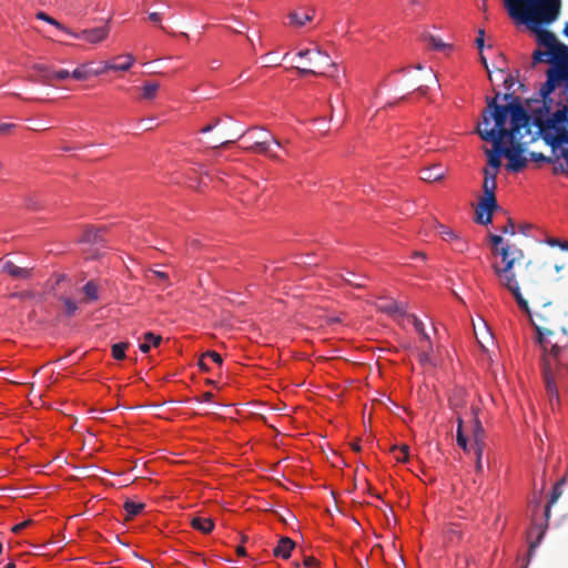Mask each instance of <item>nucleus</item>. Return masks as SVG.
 I'll use <instances>...</instances> for the list:
<instances>
[{"mask_svg": "<svg viewBox=\"0 0 568 568\" xmlns=\"http://www.w3.org/2000/svg\"><path fill=\"white\" fill-rule=\"evenodd\" d=\"M501 264L494 263L493 271L500 286L514 296L518 307L525 312L537 333V342L542 348V373L549 400H559L556 385L561 376L559 364L562 351L568 346V333L562 326V335L556 336L554 326L560 323V312L552 306L538 267L531 262L523 263V250L507 244L497 250Z\"/></svg>", "mask_w": 568, "mask_h": 568, "instance_id": "f257e3e1", "label": "nucleus"}, {"mask_svg": "<svg viewBox=\"0 0 568 568\" xmlns=\"http://www.w3.org/2000/svg\"><path fill=\"white\" fill-rule=\"evenodd\" d=\"M542 26L527 24L536 34L538 45L545 47L550 53V59H548L550 67L546 71L547 79L539 91L542 108L546 112H550L554 109V93L557 89L564 87L565 93L568 95V45L560 42L554 32L544 29Z\"/></svg>", "mask_w": 568, "mask_h": 568, "instance_id": "f03ea898", "label": "nucleus"}, {"mask_svg": "<svg viewBox=\"0 0 568 568\" xmlns=\"http://www.w3.org/2000/svg\"><path fill=\"white\" fill-rule=\"evenodd\" d=\"M508 14L524 24L554 23L560 14L561 0H504Z\"/></svg>", "mask_w": 568, "mask_h": 568, "instance_id": "7ed1b4c3", "label": "nucleus"}, {"mask_svg": "<svg viewBox=\"0 0 568 568\" xmlns=\"http://www.w3.org/2000/svg\"><path fill=\"white\" fill-rule=\"evenodd\" d=\"M530 116L526 109L523 106L518 98L514 99L510 108V128L501 131H488L487 129H481V124L479 123L476 128V132L480 136L481 140L491 142L495 150H498L500 144L508 140L509 143H514L518 141V138L521 136V130L524 129L527 133L530 131L529 129Z\"/></svg>", "mask_w": 568, "mask_h": 568, "instance_id": "20e7f679", "label": "nucleus"}, {"mask_svg": "<svg viewBox=\"0 0 568 568\" xmlns=\"http://www.w3.org/2000/svg\"><path fill=\"white\" fill-rule=\"evenodd\" d=\"M298 58H307L308 68H300L295 67L296 71L301 75L305 74H315V75H327L336 81L337 85L341 84L338 74L335 73H326V69L332 68L337 71L336 63L332 61L331 57L320 50L318 48L311 50L305 49L297 52Z\"/></svg>", "mask_w": 568, "mask_h": 568, "instance_id": "39448f33", "label": "nucleus"}, {"mask_svg": "<svg viewBox=\"0 0 568 568\" xmlns=\"http://www.w3.org/2000/svg\"><path fill=\"white\" fill-rule=\"evenodd\" d=\"M500 94L497 92L494 99L487 100V109L483 111V124L488 131L507 130L505 126L508 115H510L511 103L499 105L497 98Z\"/></svg>", "mask_w": 568, "mask_h": 568, "instance_id": "423d86ee", "label": "nucleus"}, {"mask_svg": "<svg viewBox=\"0 0 568 568\" xmlns=\"http://www.w3.org/2000/svg\"><path fill=\"white\" fill-rule=\"evenodd\" d=\"M497 187L496 180H493V175L484 178L483 189L485 196L478 203L476 209L475 221L479 224L487 225L493 221V212L498 207L495 190Z\"/></svg>", "mask_w": 568, "mask_h": 568, "instance_id": "0eeeda50", "label": "nucleus"}, {"mask_svg": "<svg viewBox=\"0 0 568 568\" xmlns=\"http://www.w3.org/2000/svg\"><path fill=\"white\" fill-rule=\"evenodd\" d=\"M263 139H253V142L244 148L245 151L265 155L274 161H281V156L274 151V148H283L282 141L277 140L272 133L262 131Z\"/></svg>", "mask_w": 568, "mask_h": 568, "instance_id": "6e6552de", "label": "nucleus"}, {"mask_svg": "<svg viewBox=\"0 0 568 568\" xmlns=\"http://www.w3.org/2000/svg\"><path fill=\"white\" fill-rule=\"evenodd\" d=\"M510 144L511 148H501L500 145L497 151L508 159V163L506 165L507 170L511 172H520L527 166V159L523 155L524 148L518 141Z\"/></svg>", "mask_w": 568, "mask_h": 568, "instance_id": "1a4fd4ad", "label": "nucleus"}, {"mask_svg": "<svg viewBox=\"0 0 568 568\" xmlns=\"http://www.w3.org/2000/svg\"><path fill=\"white\" fill-rule=\"evenodd\" d=\"M109 32L110 28L108 26H103L92 29H85L78 33L70 31L69 34L77 39H82L89 43L97 44L105 40Z\"/></svg>", "mask_w": 568, "mask_h": 568, "instance_id": "9d476101", "label": "nucleus"}, {"mask_svg": "<svg viewBox=\"0 0 568 568\" xmlns=\"http://www.w3.org/2000/svg\"><path fill=\"white\" fill-rule=\"evenodd\" d=\"M54 70L45 64H34L32 72L29 74V81L51 85L53 83Z\"/></svg>", "mask_w": 568, "mask_h": 568, "instance_id": "9b49d317", "label": "nucleus"}, {"mask_svg": "<svg viewBox=\"0 0 568 568\" xmlns=\"http://www.w3.org/2000/svg\"><path fill=\"white\" fill-rule=\"evenodd\" d=\"M0 263L2 264L1 271L10 275L12 278L29 280L33 274V267H21L11 261H2V258H0Z\"/></svg>", "mask_w": 568, "mask_h": 568, "instance_id": "f8f14e48", "label": "nucleus"}, {"mask_svg": "<svg viewBox=\"0 0 568 568\" xmlns=\"http://www.w3.org/2000/svg\"><path fill=\"white\" fill-rule=\"evenodd\" d=\"M104 233H105V229L87 226L84 229L79 242L88 243V244H92V245L104 246V243H105Z\"/></svg>", "mask_w": 568, "mask_h": 568, "instance_id": "ddd939ff", "label": "nucleus"}, {"mask_svg": "<svg viewBox=\"0 0 568 568\" xmlns=\"http://www.w3.org/2000/svg\"><path fill=\"white\" fill-rule=\"evenodd\" d=\"M376 306H377L378 311L386 313L388 315H392V316H396V315L404 316L406 314L405 306L398 304L394 300L381 298L379 302L376 304Z\"/></svg>", "mask_w": 568, "mask_h": 568, "instance_id": "4468645a", "label": "nucleus"}, {"mask_svg": "<svg viewBox=\"0 0 568 568\" xmlns=\"http://www.w3.org/2000/svg\"><path fill=\"white\" fill-rule=\"evenodd\" d=\"M446 170L440 164L424 168L420 171V179L425 182H436L444 179Z\"/></svg>", "mask_w": 568, "mask_h": 568, "instance_id": "2eb2a0df", "label": "nucleus"}, {"mask_svg": "<svg viewBox=\"0 0 568 568\" xmlns=\"http://www.w3.org/2000/svg\"><path fill=\"white\" fill-rule=\"evenodd\" d=\"M295 547V542L288 537H282L277 546L273 549V555L283 559H288Z\"/></svg>", "mask_w": 568, "mask_h": 568, "instance_id": "dca6fc26", "label": "nucleus"}, {"mask_svg": "<svg viewBox=\"0 0 568 568\" xmlns=\"http://www.w3.org/2000/svg\"><path fill=\"white\" fill-rule=\"evenodd\" d=\"M191 526L203 534H209L214 528V521L209 517H193Z\"/></svg>", "mask_w": 568, "mask_h": 568, "instance_id": "f3484780", "label": "nucleus"}, {"mask_svg": "<svg viewBox=\"0 0 568 568\" xmlns=\"http://www.w3.org/2000/svg\"><path fill=\"white\" fill-rule=\"evenodd\" d=\"M100 285L95 281L87 282L82 287L84 300L87 302H95L99 300Z\"/></svg>", "mask_w": 568, "mask_h": 568, "instance_id": "a211bd4d", "label": "nucleus"}, {"mask_svg": "<svg viewBox=\"0 0 568 568\" xmlns=\"http://www.w3.org/2000/svg\"><path fill=\"white\" fill-rule=\"evenodd\" d=\"M422 40L429 48H432V49H434L436 51H442V50L450 48V45L445 43L444 41H442V39H439L438 37H435L432 33H428V32H425V33L422 34Z\"/></svg>", "mask_w": 568, "mask_h": 568, "instance_id": "6ab92c4d", "label": "nucleus"}, {"mask_svg": "<svg viewBox=\"0 0 568 568\" xmlns=\"http://www.w3.org/2000/svg\"><path fill=\"white\" fill-rule=\"evenodd\" d=\"M485 432L480 420L475 416L473 420V438L474 445L473 447H484L485 442Z\"/></svg>", "mask_w": 568, "mask_h": 568, "instance_id": "aec40b11", "label": "nucleus"}, {"mask_svg": "<svg viewBox=\"0 0 568 568\" xmlns=\"http://www.w3.org/2000/svg\"><path fill=\"white\" fill-rule=\"evenodd\" d=\"M145 507L143 503H135L133 500H126L123 505L125 511V520H130L139 515Z\"/></svg>", "mask_w": 568, "mask_h": 568, "instance_id": "412c9836", "label": "nucleus"}, {"mask_svg": "<svg viewBox=\"0 0 568 568\" xmlns=\"http://www.w3.org/2000/svg\"><path fill=\"white\" fill-rule=\"evenodd\" d=\"M162 341L160 335H155L152 332H146L144 334V342L140 344L139 348L142 353H148L151 348V345L159 346Z\"/></svg>", "mask_w": 568, "mask_h": 568, "instance_id": "4be33fe9", "label": "nucleus"}, {"mask_svg": "<svg viewBox=\"0 0 568 568\" xmlns=\"http://www.w3.org/2000/svg\"><path fill=\"white\" fill-rule=\"evenodd\" d=\"M565 478H561L552 488V491H551V495H550V499L546 506V509H545V516L546 518L548 519L549 518V515H550V507L551 505H554L558 499L559 497L561 496L562 494V490H561V485L565 484Z\"/></svg>", "mask_w": 568, "mask_h": 568, "instance_id": "5701e85b", "label": "nucleus"}, {"mask_svg": "<svg viewBox=\"0 0 568 568\" xmlns=\"http://www.w3.org/2000/svg\"><path fill=\"white\" fill-rule=\"evenodd\" d=\"M456 420H457V434H456L457 444L464 450H467L468 449V443H467V437L465 436V434L463 432V424H464V422H463L462 416L457 415Z\"/></svg>", "mask_w": 568, "mask_h": 568, "instance_id": "b1692460", "label": "nucleus"}, {"mask_svg": "<svg viewBox=\"0 0 568 568\" xmlns=\"http://www.w3.org/2000/svg\"><path fill=\"white\" fill-rule=\"evenodd\" d=\"M159 88H160V84L158 82H145L142 88V99H144V100L154 99Z\"/></svg>", "mask_w": 568, "mask_h": 568, "instance_id": "393cba45", "label": "nucleus"}, {"mask_svg": "<svg viewBox=\"0 0 568 568\" xmlns=\"http://www.w3.org/2000/svg\"><path fill=\"white\" fill-rule=\"evenodd\" d=\"M118 59L123 60V61L120 63L110 65L109 69L119 70V71H128L134 62V58L131 54H126L124 57H119Z\"/></svg>", "mask_w": 568, "mask_h": 568, "instance_id": "a878e982", "label": "nucleus"}, {"mask_svg": "<svg viewBox=\"0 0 568 568\" xmlns=\"http://www.w3.org/2000/svg\"><path fill=\"white\" fill-rule=\"evenodd\" d=\"M407 317L412 322L415 331L423 337V339L428 341L429 336L425 331L424 323L415 315H407Z\"/></svg>", "mask_w": 568, "mask_h": 568, "instance_id": "bb28decb", "label": "nucleus"}, {"mask_svg": "<svg viewBox=\"0 0 568 568\" xmlns=\"http://www.w3.org/2000/svg\"><path fill=\"white\" fill-rule=\"evenodd\" d=\"M60 301L64 306V314L68 317L73 316L78 311V303L70 297H60Z\"/></svg>", "mask_w": 568, "mask_h": 568, "instance_id": "cd10ccee", "label": "nucleus"}, {"mask_svg": "<svg viewBox=\"0 0 568 568\" xmlns=\"http://www.w3.org/2000/svg\"><path fill=\"white\" fill-rule=\"evenodd\" d=\"M37 18L57 27L58 29H60L67 33L70 32V30L68 28H65L63 24H61L59 21H57L52 17L48 16L45 12H42V11L38 12Z\"/></svg>", "mask_w": 568, "mask_h": 568, "instance_id": "c85d7f7f", "label": "nucleus"}, {"mask_svg": "<svg viewBox=\"0 0 568 568\" xmlns=\"http://www.w3.org/2000/svg\"><path fill=\"white\" fill-rule=\"evenodd\" d=\"M548 59H550V53H549L548 49L546 51L537 49L532 53V63H531V65L535 67L538 63L548 62Z\"/></svg>", "mask_w": 568, "mask_h": 568, "instance_id": "c756f323", "label": "nucleus"}, {"mask_svg": "<svg viewBox=\"0 0 568 568\" xmlns=\"http://www.w3.org/2000/svg\"><path fill=\"white\" fill-rule=\"evenodd\" d=\"M128 343H116L112 346V356L120 361L125 357V349L128 347Z\"/></svg>", "mask_w": 568, "mask_h": 568, "instance_id": "7c9ffc66", "label": "nucleus"}, {"mask_svg": "<svg viewBox=\"0 0 568 568\" xmlns=\"http://www.w3.org/2000/svg\"><path fill=\"white\" fill-rule=\"evenodd\" d=\"M290 18L291 22L296 26H304L307 21L312 20V16L308 13L301 14L297 12H293L290 14Z\"/></svg>", "mask_w": 568, "mask_h": 568, "instance_id": "2f4dec72", "label": "nucleus"}, {"mask_svg": "<svg viewBox=\"0 0 568 568\" xmlns=\"http://www.w3.org/2000/svg\"><path fill=\"white\" fill-rule=\"evenodd\" d=\"M149 277H155L159 282V284H163L164 286H169V275L165 272L158 271V270H150Z\"/></svg>", "mask_w": 568, "mask_h": 568, "instance_id": "473e14b6", "label": "nucleus"}, {"mask_svg": "<svg viewBox=\"0 0 568 568\" xmlns=\"http://www.w3.org/2000/svg\"><path fill=\"white\" fill-rule=\"evenodd\" d=\"M438 229H439V234L442 235V237L445 241L454 242L455 239L458 236V234L455 231H453L452 229L446 227L445 225L439 224Z\"/></svg>", "mask_w": 568, "mask_h": 568, "instance_id": "72a5a7b5", "label": "nucleus"}, {"mask_svg": "<svg viewBox=\"0 0 568 568\" xmlns=\"http://www.w3.org/2000/svg\"><path fill=\"white\" fill-rule=\"evenodd\" d=\"M262 131H264V130L263 129L257 130L255 128H252V129H248L245 133H243L239 138H245L250 143H252L253 139H263Z\"/></svg>", "mask_w": 568, "mask_h": 568, "instance_id": "f704fd0d", "label": "nucleus"}, {"mask_svg": "<svg viewBox=\"0 0 568 568\" xmlns=\"http://www.w3.org/2000/svg\"><path fill=\"white\" fill-rule=\"evenodd\" d=\"M432 347L429 346V349H426V351H423L420 354H419V362L422 365L426 366V365H429V366H435V363L433 361V357H432Z\"/></svg>", "mask_w": 568, "mask_h": 568, "instance_id": "c9c22d12", "label": "nucleus"}, {"mask_svg": "<svg viewBox=\"0 0 568 568\" xmlns=\"http://www.w3.org/2000/svg\"><path fill=\"white\" fill-rule=\"evenodd\" d=\"M71 77L79 81L87 80L90 77V72L85 67H80L71 72Z\"/></svg>", "mask_w": 568, "mask_h": 568, "instance_id": "e433bc0d", "label": "nucleus"}, {"mask_svg": "<svg viewBox=\"0 0 568 568\" xmlns=\"http://www.w3.org/2000/svg\"><path fill=\"white\" fill-rule=\"evenodd\" d=\"M497 153H494L491 151H488V164L491 166V169L498 170L501 165V161L499 158V151H496Z\"/></svg>", "mask_w": 568, "mask_h": 568, "instance_id": "4c0bfd02", "label": "nucleus"}, {"mask_svg": "<svg viewBox=\"0 0 568 568\" xmlns=\"http://www.w3.org/2000/svg\"><path fill=\"white\" fill-rule=\"evenodd\" d=\"M474 449V453H475V457H476V463H475V468H476V471L478 474L483 473V463H481V457H483V449L484 447H471Z\"/></svg>", "mask_w": 568, "mask_h": 568, "instance_id": "58836bf2", "label": "nucleus"}, {"mask_svg": "<svg viewBox=\"0 0 568 568\" xmlns=\"http://www.w3.org/2000/svg\"><path fill=\"white\" fill-rule=\"evenodd\" d=\"M559 158H561V156L557 155L555 158H551V156H545L542 153H536V152L531 153V159L532 160H535V161H545V162L552 163V164H556L558 162Z\"/></svg>", "mask_w": 568, "mask_h": 568, "instance_id": "ea45409f", "label": "nucleus"}, {"mask_svg": "<svg viewBox=\"0 0 568 568\" xmlns=\"http://www.w3.org/2000/svg\"><path fill=\"white\" fill-rule=\"evenodd\" d=\"M546 243L548 245L552 246V247L558 246L562 251H568V242L567 241H561V240L556 239V237H548L546 240Z\"/></svg>", "mask_w": 568, "mask_h": 568, "instance_id": "a19ab883", "label": "nucleus"}, {"mask_svg": "<svg viewBox=\"0 0 568 568\" xmlns=\"http://www.w3.org/2000/svg\"><path fill=\"white\" fill-rule=\"evenodd\" d=\"M454 250L463 253L468 250V243L458 235L454 241Z\"/></svg>", "mask_w": 568, "mask_h": 568, "instance_id": "79ce46f5", "label": "nucleus"}, {"mask_svg": "<svg viewBox=\"0 0 568 568\" xmlns=\"http://www.w3.org/2000/svg\"><path fill=\"white\" fill-rule=\"evenodd\" d=\"M204 357H207V358H211L214 363H216L217 365H222V356L216 353L215 351H209L204 354Z\"/></svg>", "mask_w": 568, "mask_h": 568, "instance_id": "37998d69", "label": "nucleus"}, {"mask_svg": "<svg viewBox=\"0 0 568 568\" xmlns=\"http://www.w3.org/2000/svg\"><path fill=\"white\" fill-rule=\"evenodd\" d=\"M71 77V73L68 70H59L53 73V81H63Z\"/></svg>", "mask_w": 568, "mask_h": 568, "instance_id": "c03bdc74", "label": "nucleus"}, {"mask_svg": "<svg viewBox=\"0 0 568 568\" xmlns=\"http://www.w3.org/2000/svg\"><path fill=\"white\" fill-rule=\"evenodd\" d=\"M408 449L407 445H403L399 448V455L396 456V460L402 463L406 462L408 459Z\"/></svg>", "mask_w": 568, "mask_h": 568, "instance_id": "a18cd8bd", "label": "nucleus"}, {"mask_svg": "<svg viewBox=\"0 0 568 568\" xmlns=\"http://www.w3.org/2000/svg\"><path fill=\"white\" fill-rule=\"evenodd\" d=\"M544 535H545V529L540 528L536 541H532L529 545V555H531V552L535 550V548L538 547Z\"/></svg>", "mask_w": 568, "mask_h": 568, "instance_id": "49530a36", "label": "nucleus"}, {"mask_svg": "<svg viewBox=\"0 0 568 568\" xmlns=\"http://www.w3.org/2000/svg\"><path fill=\"white\" fill-rule=\"evenodd\" d=\"M32 520H24L20 524H17L14 525L12 528H11V531L14 532V534H18L20 531H22L24 528H27L29 525H31Z\"/></svg>", "mask_w": 568, "mask_h": 568, "instance_id": "de8ad7c7", "label": "nucleus"}, {"mask_svg": "<svg viewBox=\"0 0 568 568\" xmlns=\"http://www.w3.org/2000/svg\"><path fill=\"white\" fill-rule=\"evenodd\" d=\"M484 37H485V31H484L483 29H480V30L478 31V37H477V39H476V45H477V48L479 49V51H481V50H483V48H484V43H485V39H484Z\"/></svg>", "mask_w": 568, "mask_h": 568, "instance_id": "09e8293b", "label": "nucleus"}, {"mask_svg": "<svg viewBox=\"0 0 568 568\" xmlns=\"http://www.w3.org/2000/svg\"><path fill=\"white\" fill-rule=\"evenodd\" d=\"M303 564L307 568H313L318 565V561L314 557H305Z\"/></svg>", "mask_w": 568, "mask_h": 568, "instance_id": "8fccbe9b", "label": "nucleus"}, {"mask_svg": "<svg viewBox=\"0 0 568 568\" xmlns=\"http://www.w3.org/2000/svg\"><path fill=\"white\" fill-rule=\"evenodd\" d=\"M514 85H515V79L513 78V75L508 74L504 79V87L506 90H511Z\"/></svg>", "mask_w": 568, "mask_h": 568, "instance_id": "3c124183", "label": "nucleus"}, {"mask_svg": "<svg viewBox=\"0 0 568 568\" xmlns=\"http://www.w3.org/2000/svg\"><path fill=\"white\" fill-rule=\"evenodd\" d=\"M503 232L510 235H514L516 233L515 224L511 220H509L507 225L504 226Z\"/></svg>", "mask_w": 568, "mask_h": 568, "instance_id": "603ef678", "label": "nucleus"}, {"mask_svg": "<svg viewBox=\"0 0 568 568\" xmlns=\"http://www.w3.org/2000/svg\"><path fill=\"white\" fill-rule=\"evenodd\" d=\"M552 173L555 175L567 173V166L565 168L562 163H558L552 168Z\"/></svg>", "mask_w": 568, "mask_h": 568, "instance_id": "864d4df0", "label": "nucleus"}, {"mask_svg": "<svg viewBox=\"0 0 568 568\" xmlns=\"http://www.w3.org/2000/svg\"><path fill=\"white\" fill-rule=\"evenodd\" d=\"M497 174H498V170H495V169H484V175L485 178H489L493 175V180H496L497 178Z\"/></svg>", "mask_w": 568, "mask_h": 568, "instance_id": "5fc2aeb1", "label": "nucleus"}, {"mask_svg": "<svg viewBox=\"0 0 568 568\" xmlns=\"http://www.w3.org/2000/svg\"><path fill=\"white\" fill-rule=\"evenodd\" d=\"M13 128H14L13 123H2V124H0V133L6 134Z\"/></svg>", "mask_w": 568, "mask_h": 568, "instance_id": "6e6d98bb", "label": "nucleus"}, {"mask_svg": "<svg viewBox=\"0 0 568 568\" xmlns=\"http://www.w3.org/2000/svg\"><path fill=\"white\" fill-rule=\"evenodd\" d=\"M491 243L497 247L498 245L503 244L504 240L500 235H490Z\"/></svg>", "mask_w": 568, "mask_h": 568, "instance_id": "4d7b16f0", "label": "nucleus"}, {"mask_svg": "<svg viewBox=\"0 0 568 568\" xmlns=\"http://www.w3.org/2000/svg\"><path fill=\"white\" fill-rule=\"evenodd\" d=\"M206 358H207V357H204V354H203V355H202V357H201V358H200V361H199V367H200L202 371H204V372H209V369H210L209 365H207V364H206V362H205V359H206Z\"/></svg>", "mask_w": 568, "mask_h": 568, "instance_id": "13d9d810", "label": "nucleus"}, {"mask_svg": "<svg viewBox=\"0 0 568 568\" xmlns=\"http://www.w3.org/2000/svg\"><path fill=\"white\" fill-rule=\"evenodd\" d=\"M345 282H346L347 284H349V285L354 286V287H357V288H362V287H364V286H365V284H364V283H362V282H353V280H352V278H348V277H347V278H345Z\"/></svg>", "mask_w": 568, "mask_h": 568, "instance_id": "bf43d9fd", "label": "nucleus"}, {"mask_svg": "<svg viewBox=\"0 0 568 568\" xmlns=\"http://www.w3.org/2000/svg\"><path fill=\"white\" fill-rule=\"evenodd\" d=\"M149 19L152 21V22H159L161 21V14L159 12H151L149 14Z\"/></svg>", "mask_w": 568, "mask_h": 568, "instance_id": "052dcab7", "label": "nucleus"}, {"mask_svg": "<svg viewBox=\"0 0 568 568\" xmlns=\"http://www.w3.org/2000/svg\"><path fill=\"white\" fill-rule=\"evenodd\" d=\"M560 156L566 161L567 163V174H568V149H562L560 152Z\"/></svg>", "mask_w": 568, "mask_h": 568, "instance_id": "680f3d73", "label": "nucleus"}, {"mask_svg": "<svg viewBox=\"0 0 568 568\" xmlns=\"http://www.w3.org/2000/svg\"><path fill=\"white\" fill-rule=\"evenodd\" d=\"M213 398V394L211 392H206L202 395V402H211Z\"/></svg>", "mask_w": 568, "mask_h": 568, "instance_id": "e2e57ef3", "label": "nucleus"}, {"mask_svg": "<svg viewBox=\"0 0 568 568\" xmlns=\"http://www.w3.org/2000/svg\"><path fill=\"white\" fill-rule=\"evenodd\" d=\"M236 554L239 556H245L246 555V549L243 546H237Z\"/></svg>", "mask_w": 568, "mask_h": 568, "instance_id": "0e129e2a", "label": "nucleus"}, {"mask_svg": "<svg viewBox=\"0 0 568 568\" xmlns=\"http://www.w3.org/2000/svg\"><path fill=\"white\" fill-rule=\"evenodd\" d=\"M14 296H19L20 298H27V297H31L32 293L31 292H22L19 294H14Z\"/></svg>", "mask_w": 568, "mask_h": 568, "instance_id": "69168bd1", "label": "nucleus"}, {"mask_svg": "<svg viewBox=\"0 0 568 568\" xmlns=\"http://www.w3.org/2000/svg\"><path fill=\"white\" fill-rule=\"evenodd\" d=\"M212 130H213V125H209V124H207V125L203 126V128L200 130V132H201V133H209V132H211Z\"/></svg>", "mask_w": 568, "mask_h": 568, "instance_id": "338daca9", "label": "nucleus"}, {"mask_svg": "<svg viewBox=\"0 0 568 568\" xmlns=\"http://www.w3.org/2000/svg\"><path fill=\"white\" fill-rule=\"evenodd\" d=\"M351 447L354 452H361V445L358 442L352 443Z\"/></svg>", "mask_w": 568, "mask_h": 568, "instance_id": "774afa93", "label": "nucleus"}]
</instances>
